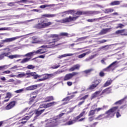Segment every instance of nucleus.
Instances as JSON below:
<instances>
[{"label":"nucleus","instance_id":"obj_1","mask_svg":"<svg viewBox=\"0 0 127 127\" xmlns=\"http://www.w3.org/2000/svg\"><path fill=\"white\" fill-rule=\"evenodd\" d=\"M64 115H65V113H62L60 114L57 118L50 119L48 123H47L45 127H56V126H58L60 123V118L64 116Z\"/></svg>","mask_w":127,"mask_h":127},{"label":"nucleus","instance_id":"obj_2","mask_svg":"<svg viewBox=\"0 0 127 127\" xmlns=\"http://www.w3.org/2000/svg\"><path fill=\"white\" fill-rule=\"evenodd\" d=\"M88 109V107L83 109V112H82L80 115L77 116L76 118H75L73 120L69 121L68 122L65 123V126H71L72 125H74L75 123L78 122V120L82 118L83 116L85 114H87V112H86V110Z\"/></svg>","mask_w":127,"mask_h":127},{"label":"nucleus","instance_id":"obj_3","mask_svg":"<svg viewBox=\"0 0 127 127\" xmlns=\"http://www.w3.org/2000/svg\"><path fill=\"white\" fill-rule=\"evenodd\" d=\"M11 53L10 52H8L7 53H2L1 54H0V61L1 60H3L4 59V57H7L9 59H13L14 58H20L21 56L20 55H9Z\"/></svg>","mask_w":127,"mask_h":127},{"label":"nucleus","instance_id":"obj_4","mask_svg":"<svg viewBox=\"0 0 127 127\" xmlns=\"http://www.w3.org/2000/svg\"><path fill=\"white\" fill-rule=\"evenodd\" d=\"M44 53H46V50L43 51V49H39L36 51L28 53L24 56L21 55V57H32V56H34V55H36V54H43Z\"/></svg>","mask_w":127,"mask_h":127},{"label":"nucleus","instance_id":"obj_5","mask_svg":"<svg viewBox=\"0 0 127 127\" xmlns=\"http://www.w3.org/2000/svg\"><path fill=\"white\" fill-rule=\"evenodd\" d=\"M118 108V107H114L106 111L105 113L106 119H108V118H113V117H114L116 114V112H117Z\"/></svg>","mask_w":127,"mask_h":127},{"label":"nucleus","instance_id":"obj_6","mask_svg":"<svg viewBox=\"0 0 127 127\" xmlns=\"http://www.w3.org/2000/svg\"><path fill=\"white\" fill-rule=\"evenodd\" d=\"M58 41V39H57L56 40H52V41L46 40V45H43L40 47V48H52L55 46H57V45L55 44L56 42H57Z\"/></svg>","mask_w":127,"mask_h":127},{"label":"nucleus","instance_id":"obj_7","mask_svg":"<svg viewBox=\"0 0 127 127\" xmlns=\"http://www.w3.org/2000/svg\"><path fill=\"white\" fill-rule=\"evenodd\" d=\"M113 35H114L115 37L121 36V35L122 36H127V29L118 30L113 33Z\"/></svg>","mask_w":127,"mask_h":127},{"label":"nucleus","instance_id":"obj_8","mask_svg":"<svg viewBox=\"0 0 127 127\" xmlns=\"http://www.w3.org/2000/svg\"><path fill=\"white\" fill-rule=\"evenodd\" d=\"M78 18V16L71 17L69 16V17H66L61 20H59L58 22H61V23H66L67 22H72V21H75L76 19Z\"/></svg>","mask_w":127,"mask_h":127},{"label":"nucleus","instance_id":"obj_9","mask_svg":"<svg viewBox=\"0 0 127 127\" xmlns=\"http://www.w3.org/2000/svg\"><path fill=\"white\" fill-rule=\"evenodd\" d=\"M52 24V22H49L47 23H39L35 25V27L36 28H38V29H40L41 28H45L47 27V26H49V25H51Z\"/></svg>","mask_w":127,"mask_h":127},{"label":"nucleus","instance_id":"obj_10","mask_svg":"<svg viewBox=\"0 0 127 127\" xmlns=\"http://www.w3.org/2000/svg\"><path fill=\"white\" fill-rule=\"evenodd\" d=\"M24 36H20L14 37L13 38H6L4 40H2L1 41L2 43H7L8 42H12V41H14V40H16V39H18L19 38H21V37H23Z\"/></svg>","mask_w":127,"mask_h":127},{"label":"nucleus","instance_id":"obj_11","mask_svg":"<svg viewBox=\"0 0 127 127\" xmlns=\"http://www.w3.org/2000/svg\"><path fill=\"white\" fill-rule=\"evenodd\" d=\"M44 111H45V109H43L39 110V108L38 109H37L35 110V115L36 116L34 117V120H37V118L40 116V115H42L43 113L44 112Z\"/></svg>","mask_w":127,"mask_h":127},{"label":"nucleus","instance_id":"obj_12","mask_svg":"<svg viewBox=\"0 0 127 127\" xmlns=\"http://www.w3.org/2000/svg\"><path fill=\"white\" fill-rule=\"evenodd\" d=\"M16 104V102L15 101H11L5 107V110H11V109H12V108H14Z\"/></svg>","mask_w":127,"mask_h":127},{"label":"nucleus","instance_id":"obj_13","mask_svg":"<svg viewBox=\"0 0 127 127\" xmlns=\"http://www.w3.org/2000/svg\"><path fill=\"white\" fill-rule=\"evenodd\" d=\"M57 103L56 102H52L49 103L44 104L43 108L44 109H47L48 108H50L51 107H53L55 106Z\"/></svg>","mask_w":127,"mask_h":127},{"label":"nucleus","instance_id":"obj_14","mask_svg":"<svg viewBox=\"0 0 127 127\" xmlns=\"http://www.w3.org/2000/svg\"><path fill=\"white\" fill-rule=\"evenodd\" d=\"M116 63H117V61L112 63L109 66L104 68V71H111V70H112V69L115 67V64Z\"/></svg>","mask_w":127,"mask_h":127},{"label":"nucleus","instance_id":"obj_15","mask_svg":"<svg viewBox=\"0 0 127 127\" xmlns=\"http://www.w3.org/2000/svg\"><path fill=\"white\" fill-rule=\"evenodd\" d=\"M112 29V28H107L106 29H102L100 32L99 33V35H103V34H106Z\"/></svg>","mask_w":127,"mask_h":127},{"label":"nucleus","instance_id":"obj_16","mask_svg":"<svg viewBox=\"0 0 127 127\" xmlns=\"http://www.w3.org/2000/svg\"><path fill=\"white\" fill-rule=\"evenodd\" d=\"M80 67H81L80 64H75L69 68V71L70 72H73V71H75V70H79L80 69Z\"/></svg>","mask_w":127,"mask_h":127},{"label":"nucleus","instance_id":"obj_17","mask_svg":"<svg viewBox=\"0 0 127 127\" xmlns=\"http://www.w3.org/2000/svg\"><path fill=\"white\" fill-rule=\"evenodd\" d=\"M37 89V84L31 85L26 88V91H32L33 90H36Z\"/></svg>","mask_w":127,"mask_h":127},{"label":"nucleus","instance_id":"obj_18","mask_svg":"<svg viewBox=\"0 0 127 127\" xmlns=\"http://www.w3.org/2000/svg\"><path fill=\"white\" fill-rule=\"evenodd\" d=\"M99 96H102L101 95V91H96L93 93L91 97V100H93V99H95V98H97Z\"/></svg>","mask_w":127,"mask_h":127},{"label":"nucleus","instance_id":"obj_19","mask_svg":"<svg viewBox=\"0 0 127 127\" xmlns=\"http://www.w3.org/2000/svg\"><path fill=\"white\" fill-rule=\"evenodd\" d=\"M104 119H107L105 113L101 114L95 118L94 119L96 121H101V120H104Z\"/></svg>","mask_w":127,"mask_h":127},{"label":"nucleus","instance_id":"obj_20","mask_svg":"<svg viewBox=\"0 0 127 127\" xmlns=\"http://www.w3.org/2000/svg\"><path fill=\"white\" fill-rule=\"evenodd\" d=\"M72 78H73L72 74H71V73H67L64 76V81H69V80H71Z\"/></svg>","mask_w":127,"mask_h":127},{"label":"nucleus","instance_id":"obj_21","mask_svg":"<svg viewBox=\"0 0 127 127\" xmlns=\"http://www.w3.org/2000/svg\"><path fill=\"white\" fill-rule=\"evenodd\" d=\"M53 74H46L45 75H43V79H44V81H45V80H47V79H49L50 78H51V77H53Z\"/></svg>","mask_w":127,"mask_h":127},{"label":"nucleus","instance_id":"obj_22","mask_svg":"<svg viewBox=\"0 0 127 127\" xmlns=\"http://www.w3.org/2000/svg\"><path fill=\"white\" fill-rule=\"evenodd\" d=\"M50 37H52V38H55V39H53V40L55 41L57 39H58V41H59V40H60V38L59 37H60V35H57V34H51L50 35Z\"/></svg>","mask_w":127,"mask_h":127},{"label":"nucleus","instance_id":"obj_23","mask_svg":"<svg viewBox=\"0 0 127 127\" xmlns=\"http://www.w3.org/2000/svg\"><path fill=\"white\" fill-rule=\"evenodd\" d=\"M55 4H49V5H47V9L48 10H50V11H53V10H55L54 9V6H55Z\"/></svg>","mask_w":127,"mask_h":127},{"label":"nucleus","instance_id":"obj_24","mask_svg":"<svg viewBox=\"0 0 127 127\" xmlns=\"http://www.w3.org/2000/svg\"><path fill=\"white\" fill-rule=\"evenodd\" d=\"M31 118V116L30 115L27 116L23 118L22 119V121H24L21 122V124H25L27 122V121H28L29 119Z\"/></svg>","mask_w":127,"mask_h":127},{"label":"nucleus","instance_id":"obj_25","mask_svg":"<svg viewBox=\"0 0 127 127\" xmlns=\"http://www.w3.org/2000/svg\"><path fill=\"white\" fill-rule=\"evenodd\" d=\"M73 55H75V54H65L61 56H59L58 57V58H59L60 59H62V58H64V57L73 56Z\"/></svg>","mask_w":127,"mask_h":127},{"label":"nucleus","instance_id":"obj_26","mask_svg":"<svg viewBox=\"0 0 127 127\" xmlns=\"http://www.w3.org/2000/svg\"><path fill=\"white\" fill-rule=\"evenodd\" d=\"M112 93V89H110L109 88H106L103 90L100 95H104V94H110Z\"/></svg>","mask_w":127,"mask_h":127},{"label":"nucleus","instance_id":"obj_27","mask_svg":"<svg viewBox=\"0 0 127 127\" xmlns=\"http://www.w3.org/2000/svg\"><path fill=\"white\" fill-rule=\"evenodd\" d=\"M51 101H54V97L53 96H48L45 98V103H48V102H51Z\"/></svg>","mask_w":127,"mask_h":127},{"label":"nucleus","instance_id":"obj_28","mask_svg":"<svg viewBox=\"0 0 127 127\" xmlns=\"http://www.w3.org/2000/svg\"><path fill=\"white\" fill-rule=\"evenodd\" d=\"M43 16L45 17L52 18V17H55V16H57V14H45L43 15Z\"/></svg>","mask_w":127,"mask_h":127},{"label":"nucleus","instance_id":"obj_29","mask_svg":"<svg viewBox=\"0 0 127 127\" xmlns=\"http://www.w3.org/2000/svg\"><path fill=\"white\" fill-rule=\"evenodd\" d=\"M114 9L113 8H107V9H105L104 10V13H110L111 12H113L114 11Z\"/></svg>","mask_w":127,"mask_h":127},{"label":"nucleus","instance_id":"obj_30","mask_svg":"<svg viewBox=\"0 0 127 127\" xmlns=\"http://www.w3.org/2000/svg\"><path fill=\"white\" fill-rule=\"evenodd\" d=\"M121 2H122V1L115 0L111 2L110 3V5H119V4H121Z\"/></svg>","mask_w":127,"mask_h":127},{"label":"nucleus","instance_id":"obj_31","mask_svg":"<svg viewBox=\"0 0 127 127\" xmlns=\"http://www.w3.org/2000/svg\"><path fill=\"white\" fill-rule=\"evenodd\" d=\"M101 13L100 11H88L87 14H99Z\"/></svg>","mask_w":127,"mask_h":127},{"label":"nucleus","instance_id":"obj_32","mask_svg":"<svg viewBox=\"0 0 127 127\" xmlns=\"http://www.w3.org/2000/svg\"><path fill=\"white\" fill-rule=\"evenodd\" d=\"M64 72H65V70L64 69L58 70L57 71L55 72L53 74V75H54L53 76H56V75H57L58 74H61L62 73H63Z\"/></svg>","mask_w":127,"mask_h":127},{"label":"nucleus","instance_id":"obj_33","mask_svg":"<svg viewBox=\"0 0 127 127\" xmlns=\"http://www.w3.org/2000/svg\"><path fill=\"white\" fill-rule=\"evenodd\" d=\"M96 114V110L95 109L91 110L88 114V117H91V116H94Z\"/></svg>","mask_w":127,"mask_h":127},{"label":"nucleus","instance_id":"obj_34","mask_svg":"<svg viewBox=\"0 0 127 127\" xmlns=\"http://www.w3.org/2000/svg\"><path fill=\"white\" fill-rule=\"evenodd\" d=\"M89 53H91V52H86V53H83V54H82L81 55H79L78 56V58H84V57H85V56H86L87 55V54H89Z\"/></svg>","mask_w":127,"mask_h":127},{"label":"nucleus","instance_id":"obj_35","mask_svg":"<svg viewBox=\"0 0 127 127\" xmlns=\"http://www.w3.org/2000/svg\"><path fill=\"white\" fill-rule=\"evenodd\" d=\"M29 60H30V59L26 58H24L23 60H22L20 63L21 64H24V63H26L27 62H28V61H29Z\"/></svg>","mask_w":127,"mask_h":127},{"label":"nucleus","instance_id":"obj_36","mask_svg":"<svg viewBox=\"0 0 127 127\" xmlns=\"http://www.w3.org/2000/svg\"><path fill=\"white\" fill-rule=\"evenodd\" d=\"M94 70V68H90L83 71V72L85 73V74H90V73H91V72H93Z\"/></svg>","mask_w":127,"mask_h":127},{"label":"nucleus","instance_id":"obj_37","mask_svg":"<svg viewBox=\"0 0 127 127\" xmlns=\"http://www.w3.org/2000/svg\"><path fill=\"white\" fill-rule=\"evenodd\" d=\"M32 39L33 40V41L32 42V43L33 44H34V43H41V41H39V40L36 41V40H35L36 39V37H33Z\"/></svg>","mask_w":127,"mask_h":127},{"label":"nucleus","instance_id":"obj_38","mask_svg":"<svg viewBox=\"0 0 127 127\" xmlns=\"http://www.w3.org/2000/svg\"><path fill=\"white\" fill-rule=\"evenodd\" d=\"M112 82H113V81L112 80H108L104 84L103 87H108V86H110V85H111V84H112Z\"/></svg>","mask_w":127,"mask_h":127},{"label":"nucleus","instance_id":"obj_39","mask_svg":"<svg viewBox=\"0 0 127 127\" xmlns=\"http://www.w3.org/2000/svg\"><path fill=\"white\" fill-rule=\"evenodd\" d=\"M76 14H78V15H81L82 14H88V11H78L76 13H75Z\"/></svg>","mask_w":127,"mask_h":127},{"label":"nucleus","instance_id":"obj_40","mask_svg":"<svg viewBox=\"0 0 127 127\" xmlns=\"http://www.w3.org/2000/svg\"><path fill=\"white\" fill-rule=\"evenodd\" d=\"M36 98V95L34 96H32V97L30 98L29 104L30 105L33 102H34V100H35Z\"/></svg>","mask_w":127,"mask_h":127},{"label":"nucleus","instance_id":"obj_41","mask_svg":"<svg viewBox=\"0 0 127 127\" xmlns=\"http://www.w3.org/2000/svg\"><path fill=\"white\" fill-rule=\"evenodd\" d=\"M101 83V80L99 79L95 80L93 81V85H95L96 87L99 85V84Z\"/></svg>","mask_w":127,"mask_h":127},{"label":"nucleus","instance_id":"obj_42","mask_svg":"<svg viewBox=\"0 0 127 127\" xmlns=\"http://www.w3.org/2000/svg\"><path fill=\"white\" fill-rule=\"evenodd\" d=\"M19 2H23L24 3H27L30 2L29 0H20V1H16L15 3H19Z\"/></svg>","mask_w":127,"mask_h":127},{"label":"nucleus","instance_id":"obj_43","mask_svg":"<svg viewBox=\"0 0 127 127\" xmlns=\"http://www.w3.org/2000/svg\"><path fill=\"white\" fill-rule=\"evenodd\" d=\"M17 77V78H23L24 77H25V73L21 72L20 74H18Z\"/></svg>","mask_w":127,"mask_h":127},{"label":"nucleus","instance_id":"obj_44","mask_svg":"<svg viewBox=\"0 0 127 127\" xmlns=\"http://www.w3.org/2000/svg\"><path fill=\"white\" fill-rule=\"evenodd\" d=\"M126 99V98H124L121 100H119L118 101H117L115 103V105H121V104H123V102H124V101H125V100Z\"/></svg>","mask_w":127,"mask_h":127},{"label":"nucleus","instance_id":"obj_45","mask_svg":"<svg viewBox=\"0 0 127 127\" xmlns=\"http://www.w3.org/2000/svg\"><path fill=\"white\" fill-rule=\"evenodd\" d=\"M100 49H104V50H109V49H110V47H109V45H106L102 46Z\"/></svg>","mask_w":127,"mask_h":127},{"label":"nucleus","instance_id":"obj_46","mask_svg":"<svg viewBox=\"0 0 127 127\" xmlns=\"http://www.w3.org/2000/svg\"><path fill=\"white\" fill-rule=\"evenodd\" d=\"M27 68L29 69L32 70L34 69V68H35V66L33 65L29 64L27 65Z\"/></svg>","mask_w":127,"mask_h":127},{"label":"nucleus","instance_id":"obj_47","mask_svg":"<svg viewBox=\"0 0 127 127\" xmlns=\"http://www.w3.org/2000/svg\"><path fill=\"white\" fill-rule=\"evenodd\" d=\"M11 97H12V94L10 92H7L6 94L5 98H8V99H10Z\"/></svg>","mask_w":127,"mask_h":127},{"label":"nucleus","instance_id":"obj_48","mask_svg":"<svg viewBox=\"0 0 127 127\" xmlns=\"http://www.w3.org/2000/svg\"><path fill=\"white\" fill-rule=\"evenodd\" d=\"M24 91V89L22 88V89L15 91L14 92L16 93V94H19V93H22V92H23Z\"/></svg>","mask_w":127,"mask_h":127},{"label":"nucleus","instance_id":"obj_49","mask_svg":"<svg viewBox=\"0 0 127 127\" xmlns=\"http://www.w3.org/2000/svg\"><path fill=\"white\" fill-rule=\"evenodd\" d=\"M87 38H88V37H83L79 38L77 39V42L83 41V40H85V39H87Z\"/></svg>","mask_w":127,"mask_h":127},{"label":"nucleus","instance_id":"obj_50","mask_svg":"<svg viewBox=\"0 0 127 127\" xmlns=\"http://www.w3.org/2000/svg\"><path fill=\"white\" fill-rule=\"evenodd\" d=\"M68 35H69V34L66 32H62L60 34V36H68Z\"/></svg>","mask_w":127,"mask_h":127},{"label":"nucleus","instance_id":"obj_51","mask_svg":"<svg viewBox=\"0 0 127 127\" xmlns=\"http://www.w3.org/2000/svg\"><path fill=\"white\" fill-rule=\"evenodd\" d=\"M125 25L123 24H118V26L116 27V29H118V28H123V27H124Z\"/></svg>","mask_w":127,"mask_h":127},{"label":"nucleus","instance_id":"obj_52","mask_svg":"<svg viewBox=\"0 0 127 127\" xmlns=\"http://www.w3.org/2000/svg\"><path fill=\"white\" fill-rule=\"evenodd\" d=\"M95 88H97V86L95 84H92L90 86L89 89V90H94Z\"/></svg>","mask_w":127,"mask_h":127},{"label":"nucleus","instance_id":"obj_53","mask_svg":"<svg viewBox=\"0 0 127 127\" xmlns=\"http://www.w3.org/2000/svg\"><path fill=\"white\" fill-rule=\"evenodd\" d=\"M98 20V19H96V18H94V19H88L87 20V21L88 22H94Z\"/></svg>","mask_w":127,"mask_h":127},{"label":"nucleus","instance_id":"obj_54","mask_svg":"<svg viewBox=\"0 0 127 127\" xmlns=\"http://www.w3.org/2000/svg\"><path fill=\"white\" fill-rule=\"evenodd\" d=\"M107 41H109V40L103 39L98 41V44H101L102 43H105V42H107Z\"/></svg>","mask_w":127,"mask_h":127},{"label":"nucleus","instance_id":"obj_55","mask_svg":"<svg viewBox=\"0 0 127 127\" xmlns=\"http://www.w3.org/2000/svg\"><path fill=\"white\" fill-rule=\"evenodd\" d=\"M70 74H71V76L73 78V77H74V76H76V75H79V74H80V72H73L72 73H71Z\"/></svg>","mask_w":127,"mask_h":127},{"label":"nucleus","instance_id":"obj_56","mask_svg":"<svg viewBox=\"0 0 127 127\" xmlns=\"http://www.w3.org/2000/svg\"><path fill=\"white\" fill-rule=\"evenodd\" d=\"M88 97H89V95H86L83 97L81 98L80 99V100L82 101V100H86V99H88Z\"/></svg>","mask_w":127,"mask_h":127},{"label":"nucleus","instance_id":"obj_57","mask_svg":"<svg viewBox=\"0 0 127 127\" xmlns=\"http://www.w3.org/2000/svg\"><path fill=\"white\" fill-rule=\"evenodd\" d=\"M7 67H8V65H7L0 66V70H2V69H4V68H7Z\"/></svg>","mask_w":127,"mask_h":127},{"label":"nucleus","instance_id":"obj_58","mask_svg":"<svg viewBox=\"0 0 127 127\" xmlns=\"http://www.w3.org/2000/svg\"><path fill=\"white\" fill-rule=\"evenodd\" d=\"M75 13V10H69L68 14H74Z\"/></svg>","mask_w":127,"mask_h":127},{"label":"nucleus","instance_id":"obj_59","mask_svg":"<svg viewBox=\"0 0 127 127\" xmlns=\"http://www.w3.org/2000/svg\"><path fill=\"white\" fill-rule=\"evenodd\" d=\"M95 120V118L93 116L90 117L88 118L89 122H93Z\"/></svg>","mask_w":127,"mask_h":127},{"label":"nucleus","instance_id":"obj_60","mask_svg":"<svg viewBox=\"0 0 127 127\" xmlns=\"http://www.w3.org/2000/svg\"><path fill=\"white\" fill-rule=\"evenodd\" d=\"M26 78H30L31 77L30 72H26L25 73Z\"/></svg>","mask_w":127,"mask_h":127},{"label":"nucleus","instance_id":"obj_61","mask_svg":"<svg viewBox=\"0 0 127 127\" xmlns=\"http://www.w3.org/2000/svg\"><path fill=\"white\" fill-rule=\"evenodd\" d=\"M64 101H70V97H69V96H67L66 98L63 99L62 101L64 102Z\"/></svg>","mask_w":127,"mask_h":127},{"label":"nucleus","instance_id":"obj_62","mask_svg":"<svg viewBox=\"0 0 127 127\" xmlns=\"http://www.w3.org/2000/svg\"><path fill=\"white\" fill-rule=\"evenodd\" d=\"M99 124V122H95L90 127H96V126Z\"/></svg>","mask_w":127,"mask_h":127},{"label":"nucleus","instance_id":"obj_63","mask_svg":"<svg viewBox=\"0 0 127 127\" xmlns=\"http://www.w3.org/2000/svg\"><path fill=\"white\" fill-rule=\"evenodd\" d=\"M47 5L45 4V5H42L41 6H40V8H45V7H47Z\"/></svg>","mask_w":127,"mask_h":127},{"label":"nucleus","instance_id":"obj_64","mask_svg":"<svg viewBox=\"0 0 127 127\" xmlns=\"http://www.w3.org/2000/svg\"><path fill=\"white\" fill-rule=\"evenodd\" d=\"M9 28H6V27H4V28H0V30H8Z\"/></svg>","mask_w":127,"mask_h":127}]
</instances>
